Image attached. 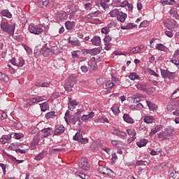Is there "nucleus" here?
I'll return each mask as SVG.
<instances>
[{"mask_svg":"<svg viewBox=\"0 0 179 179\" xmlns=\"http://www.w3.org/2000/svg\"><path fill=\"white\" fill-rule=\"evenodd\" d=\"M0 27L3 31H5L9 36H13L15 33V25H12L8 22L2 21Z\"/></svg>","mask_w":179,"mask_h":179,"instance_id":"nucleus-1","label":"nucleus"},{"mask_svg":"<svg viewBox=\"0 0 179 179\" xmlns=\"http://www.w3.org/2000/svg\"><path fill=\"white\" fill-rule=\"evenodd\" d=\"M76 83V78H75V76H70L64 84L65 90H66L67 92H72V87L75 86Z\"/></svg>","mask_w":179,"mask_h":179,"instance_id":"nucleus-2","label":"nucleus"},{"mask_svg":"<svg viewBox=\"0 0 179 179\" xmlns=\"http://www.w3.org/2000/svg\"><path fill=\"white\" fill-rule=\"evenodd\" d=\"M82 110H78L73 115V125H82Z\"/></svg>","mask_w":179,"mask_h":179,"instance_id":"nucleus-3","label":"nucleus"},{"mask_svg":"<svg viewBox=\"0 0 179 179\" xmlns=\"http://www.w3.org/2000/svg\"><path fill=\"white\" fill-rule=\"evenodd\" d=\"M78 167L81 170H85L87 171L90 169V164H89V161L86 158H82L78 163Z\"/></svg>","mask_w":179,"mask_h":179,"instance_id":"nucleus-4","label":"nucleus"},{"mask_svg":"<svg viewBox=\"0 0 179 179\" xmlns=\"http://www.w3.org/2000/svg\"><path fill=\"white\" fill-rule=\"evenodd\" d=\"M29 31L32 34H36V35L40 34V33H43V29L37 27V25H35L33 23L29 25Z\"/></svg>","mask_w":179,"mask_h":179,"instance_id":"nucleus-5","label":"nucleus"},{"mask_svg":"<svg viewBox=\"0 0 179 179\" xmlns=\"http://www.w3.org/2000/svg\"><path fill=\"white\" fill-rule=\"evenodd\" d=\"M73 141H76L77 142H80V143H87L89 142V139L86 138H83L82 133H76L75 136L73 137Z\"/></svg>","mask_w":179,"mask_h":179,"instance_id":"nucleus-6","label":"nucleus"},{"mask_svg":"<svg viewBox=\"0 0 179 179\" xmlns=\"http://www.w3.org/2000/svg\"><path fill=\"white\" fill-rule=\"evenodd\" d=\"M157 135L159 139H167V138H170V136H173V132H171V130L166 129L165 131L157 134Z\"/></svg>","mask_w":179,"mask_h":179,"instance_id":"nucleus-7","label":"nucleus"},{"mask_svg":"<svg viewBox=\"0 0 179 179\" xmlns=\"http://www.w3.org/2000/svg\"><path fill=\"white\" fill-rule=\"evenodd\" d=\"M10 61L12 65H14L15 66L22 68V66L24 65V59H23V58L22 57H20L18 59L13 58Z\"/></svg>","mask_w":179,"mask_h":179,"instance_id":"nucleus-8","label":"nucleus"},{"mask_svg":"<svg viewBox=\"0 0 179 179\" xmlns=\"http://www.w3.org/2000/svg\"><path fill=\"white\" fill-rule=\"evenodd\" d=\"M99 173H101V174H106V176H114V172L111 171V169L103 166L100 165L98 168ZM113 173V174H111Z\"/></svg>","mask_w":179,"mask_h":179,"instance_id":"nucleus-9","label":"nucleus"},{"mask_svg":"<svg viewBox=\"0 0 179 179\" xmlns=\"http://www.w3.org/2000/svg\"><path fill=\"white\" fill-rule=\"evenodd\" d=\"M176 24H177V21L174 20H171L164 22L165 27H166V29H169V30H173V29H175Z\"/></svg>","mask_w":179,"mask_h":179,"instance_id":"nucleus-10","label":"nucleus"},{"mask_svg":"<svg viewBox=\"0 0 179 179\" xmlns=\"http://www.w3.org/2000/svg\"><path fill=\"white\" fill-rule=\"evenodd\" d=\"M172 64H174L178 68H179V50H176L172 59L171 60Z\"/></svg>","mask_w":179,"mask_h":179,"instance_id":"nucleus-11","label":"nucleus"},{"mask_svg":"<svg viewBox=\"0 0 179 179\" xmlns=\"http://www.w3.org/2000/svg\"><path fill=\"white\" fill-rule=\"evenodd\" d=\"M65 132V127L62 124H57L55 127V135L59 136L61 135V134H64Z\"/></svg>","mask_w":179,"mask_h":179,"instance_id":"nucleus-12","label":"nucleus"},{"mask_svg":"<svg viewBox=\"0 0 179 179\" xmlns=\"http://www.w3.org/2000/svg\"><path fill=\"white\" fill-rule=\"evenodd\" d=\"M41 55H43V57H48L50 55H52L51 53V49L47 47V43L41 48Z\"/></svg>","mask_w":179,"mask_h":179,"instance_id":"nucleus-13","label":"nucleus"},{"mask_svg":"<svg viewBox=\"0 0 179 179\" xmlns=\"http://www.w3.org/2000/svg\"><path fill=\"white\" fill-rule=\"evenodd\" d=\"M86 54H90V55H97L98 54H100L101 52V50L99 49V48H95L93 49H87L85 50Z\"/></svg>","mask_w":179,"mask_h":179,"instance_id":"nucleus-14","label":"nucleus"},{"mask_svg":"<svg viewBox=\"0 0 179 179\" xmlns=\"http://www.w3.org/2000/svg\"><path fill=\"white\" fill-rule=\"evenodd\" d=\"M40 142V137L38 136H35L33 138L32 142L31 143V148L32 150H35V149H37V145H38V143Z\"/></svg>","mask_w":179,"mask_h":179,"instance_id":"nucleus-15","label":"nucleus"},{"mask_svg":"<svg viewBox=\"0 0 179 179\" xmlns=\"http://www.w3.org/2000/svg\"><path fill=\"white\" fill-rule=\"evenodd\" d=\"M127 17H128V15H127V13H123L122 11H120V13H119V15H117V17H116V18H117V22L124 23L125 22Z\"/></svg>","mask_w":179,"mask_h":179,"instance_id":"nucleus-16","label":"nucleus"},{"mask_svg":"<svg viewBox=\"0 0 179 179\" xmlns=\"http://www.w3.org/2000/svg\"><path fill=\"white\" fill-rule=\"evenodd\" d=\"M113 135L119 136L120 138H127V133L120 131L118 129H113L112 132Z\"/></svg>","mask_w":179,"mask_h":179,"instance_id":"nucleus-17","label":"nucleus"},{"mask_svg":"<svg viewBox=\"0 0 179 179\" xmlns=\"http://www.w3.org/2000/svg\"><path fill=\"white\" fill-rule=\"evenodd\" d=\"M66 124H73V115L69 114V110H66L64 116Z\"/></svg>","mask_w":179,"mask_h":179,"instance_id":"nucleus-18","label":"nucleus"},{"mask_svg":"<svg viewBox=\"0 0 179 179\" xmlns=\"http://www.w3.org/2000/svg\"><path fill=\"white\" fill-rule=\"evenodd\" d=\"M92 45H96L99 47L101 44V38L99 36H95L91 40Z\"/></svg>","mask_w":179,"mask_h":179,"instance_id":"nucleus-19","label":"nucleus"},{"mask_svg":"<svg viewBox=\"0 0 179 179\" xmlns=\"http://www.w3.org/2000/svg\"><path fill=\"white\" fill-rule=\"evenodd\" d=\"M41 131L43 134V138H47L48 136H50L51 134H52V128L51 127L45 128Z\"/></svg>","mask_w":179,"mask_h":179,"instance_id":"nucleus-20","label":"nucleus"},{"mask_svg":"<svg viewBox=\"0 0 179 179\" xmlns=\"http://www.w3.org/2000/svg\"><path fill=\"white\" fill-rule=\"evenodd\" d=\"M94 117V112H89L87 115H83L81 117V121H89L91 118H93Z\"/></svg>","mask_w":179,"mask_h":179,"instance_id":"nucleus-21","label":"nucleus"},{"mask_svg":"<svg viewBox=\"0 0 179 179\" xmlns=\"http://www.w3.org/2000/svg\"><path fill=\"white\" fill-rule=\"evenodd\" d=\"M163 128V125L158 124L155 126L154 129H152L150 133V136H153L157 132H159V131H162V129Z\"/></svg>","mask_w":179,"mask_h":179,"instance_id":"nucleus-22","label":"nucleus"},{"mask_svg":"<svg viewBox=\"0 0 179 179\" xmlns=\"http://www.w3.org/2000/svg\"><path fill=\"white\" fill-rule=\"evenodd\" d=\"M123 120L125 121V122H127V124H134L135 121L132 117H129V115L125 113L123 115Z\"/></svg>","mask_w":179,"mask_h":179,"instance_id":"nucleus-23","label":"nucleus"},{"mask_svg":"<svg viewBox=\"0 0 179 179\" xmlns=\"http://www.w3.org/2000/svg\"><path fill=\"white\" fill-rule=\"evenodd\" d=\"M65 27L66 30H73L75 29V22L66 21Z\"/></svg>","mask_w":179,"mask_h":179,"instance_id":"nucleus-24","label":"nucleus"},{"mask_svg":"<svg viewBox=\"0 0 179 179\" xmlns=\"http://www.w3.org/2000/svg\"><path fill=\"white\" fill-rule=\"evenodd\" d=\"M69 44H71V45H74L75 47H80L81 45L80 41H79V40H71V37L69 38Z\"/></svg>","mask_w":179,"mask_h":179,"instance_id":"nucleus-25","label":"nucleus"},{"mask_svg":"<svg viewBox=\"0 0 179 179\" xmlns=\"http://www.w3.org/2000/svg\"><path fill=\"white\" fill-rule=\"evenodd\" d=\"M169 13L172 17H174L176 20H179V15L176 8L171 9Z\"/></svg>","mask_w":179,"mask_h":179,"instance_id":"nucleus-26","label":"nucleus"},{"mask_svg":"<svg viewBox=\"0 0 179 179\" xmlns=\"http://www.w3.org/2000/svg\"><path fill=\"white\" fill-rule=\"evenodd\" d=\"M176 108V102H173V101H170L166 106V110L168 111H174Z\"/></svg>","mask_w":179,"mask_h":179,"instance_id":"nucleus-27","label":"nucleus"},{"mask_svg":"<svg viewBox=\"0 0 179 179\" xmlns=\"http://www.w3.org/2000/svg\"><path fill=\"white\" fill-rule=\"evenodd\" d=\"M56 17L59 19V20H65V19H66V13L60 11L57 13Z\"/></svg>","mask_w":179,"mask_h":179,"instance_id":"nucleus-28","label":"nucleus"},{"mask_svg":"<svg viewBox=\"0 0 179 179\" xmlns=\"http://www.w3.org/2000/svg\"><path fill=\"white\" fill-rule=\"evenodd\" d=\"M136 27V24L134 23H128L126 26H122V30H131V29H134Z\"/></svg>","mask_w":179,"mask_h":179,"instance_id":"nucleus-29","label":"nucleus"},{"mask_svg":"<svg viewBox=\"0 0 179 179\" xmlns=\"http://www.w3.org/2000/svg\"><path fill=\"white\" fill-rule=\"evenodd\" d=\"M113 24H114V23L111 22L107 27H104L103 28H102L101 33L103 34H108V33H110V29L111 26H113Z\"/></svg>","mask_w":179,"mask_h":179,"instance_id":"nucleus-30","label":"nucleus"},{"mask_svg":"<svg viewBox=\"0 0 179 179\" xmlns=\"http://www.w3.org/2000/svg\"><path fill=\"white\" fill-rule=\"evenodd\" d=\"M128 5V1H116V6L117 8H125Z\"/></svg>","mask_w":179,"mask_h":179,"instance_id":"nucleus-31","label":"nucleus"},{"mask_svg":"<svg viewBox=\"0 0 179 179\" xmlns=\"http://www.w3.org/2000/svg\"><path fill=\"white\" fill-rule=\"evenodd\" d=\"M142 97V95L141 94H135L131 96V99L133 100V103H139L141 101V98Z\"/></svg>","mask_w":179,"mask_h":179,"instance_id":"nucleus-32","label":"nucleus"},{"mask_svg":"<svg viewBox=\"0 0 179 179\" xmlns=\"http://www.w3.org/2000/svg\"><path fill=\"white\" fill-rule=\"evenodd\" d=\"M130 110H142L143 108V105L141 103H137L136 105H131L129 106Z\"/></svg>","mask_w":179,"mask_h":179,"instance_id":"nucleus-33","label":"nucleus"},{"mask_svg":"<svg viewBox=\"0 0 179 179\" xmlns=\"http://www.w3.org/2000/svg\"><path fill=\"white\" fill-rule=\"evenodd\" d=\"M58 115V112L52 111L49 112L45 115V118L47 120H50V118H55Z\"/></svg>","mask_w":179,"mask_h":179,"instance_id":"nucleus-34","label":"nucleus"},{"mask_svg":"<svg viewBox=\"0 0 179 179\" xmlns=\"http://www.w3.org/2000/svg\"><path fill=\"white\" fill-rule=\"evenodd\" d=\"M121 11L120 10L115 8L114 10H112L110 13L109 15L110 17H117L118 15L120 13Z\"/></svg>","mask_w":179,"mask_h":179,"instance_id":"nucleus-35","label":"nucleus"},{"mask_svg":"<svg viewBox=\"0 0 179 179\" xmlns=\"http://www.w3.org/2000/svg\"><path fill=\"white\" fill-rule=\"evenodd\" d=\"M148 139H141L139 141H137L136 145L138 148H143V146H146L148 145Z\"/></svg>","mask_w":179,"mask_h":179,"instance_id":"nucleus-36","label":"nucleus"},{"mask_svg":"<svg viewBox=\"0 0 179 179\" xmlns=\"http://www.w3.org/2000/svg\"><path fill=\"white\" fill-rule=\"evenodd\" d=\"M40 107H41V111H43V113H45V111H47V110L50 109V106L48 105V103H47V102L40 103Z\"/></svg>","mask_w":179,"mask_h":179,"instance_id":"nucleus-37","label":"nucleus"},{"mask_svg":"<svg viewBox=\"0 0 179 179\" xmlns=\"http://www.w3.org/2000/svg\"><path fill=\"white\" fill-rule=\"evenodd\" d=\"M127 132L128 135H130V136H132L131 141H135V136H136V131H135V129H129L127 130Z\"/></svg>","mask_w":179,"mask_h":179,"instance_id":"nucleus-38","label":"nucleus"},{"mask_svg":"<svg viewBox=\"0 0 179 179\" xmlns=\"http://www.w3.org/2000/svg\"><path fill=\"white\" fill-rule=\"evenodd\" d=\"M79 104V102L76 101H69V110H74L75 107Z\"/></svg>","mask_w":179,"mask_h":179,"instance_id":"nucleus-39","label":"nucleus"},{"mask_svg":"<svg viewBox=\"0 0 179 179\" xmlns=\"http://www.w3.org/2000/svg\"><path fill=\"white\" fill-rule=\"evenodd\" d=\"M144 122H145V124H152L153 122V121H155V117H153V116H145L144 117Z\"/></svg>","mask_w":179,"mask_h":179,"instance_id":"nucleus-40","label":"nucleus"},{"mask_svg":"<svg viewBox=\"0 0 179 179\" xmlns=\"http://www.w3.org/2000/svg\"><path fill=\"white\" fill-rule=\"evenodd\" d=\"M1 15L4 16V17H8V19H10V17H12V13H10L8 10H3L1 12Z\"/></svg>","mask_w":179,"mask_h":179,"instance_id":"nucleus-41","label":"nucleus"},{"mask_svg":"<svg viewBox=\"0 0 179 179\" xmlns=\"http://www.w3.org/2000/svg\"><path fill=\"white\" fill-rule=\"evenodd\" d=\"M129 78L131 79V80H136V79H141V77H139V76L135 72L130 73Z\"/></svg>","mask_w":179,"mask_h":179,"instance_id":"nucleus-42","label":"nucleus"},{"mask_svg":"<svg viewBox=\"0 0 179 179\" xmlns=\"http://www.w3.org/2000/svg\"><path fill=\"white\" fill-rule=\"evenodd\" d=\"M99 15H101V12L100 10L92 11L90 14H88V17H97Z\"/></svg>","mask_w":179,"mask_h":179,"instance_id":"nucleus-43","label":"nucleus"},{"mask_svg":"<svg viewBox=\"0 0 179 179\" xmlns=\"http://www.w3.org/2000/svg\"><path fill=\"white\" fill-rule=\"evenodd\" d=\"M47 156V151H43L42 152L39 153L37 156L35 157V160H41L43 157Z\"/></svg>","mask_w":179,"mask_h":179,"instance_id":"nucleus-44","label":"nucleus"},{"mask_svg":"<svg viewBox=\"0 0 179 179\" xmlns=\"http://www.w3.org/2000/svg\"><path fill=\"white\" fill-rule=\"evenodd\" d=\"M136 87L138 90H142L143 92H145L146 90L145 83H138L136 85Z\"/></svg>","mask_w":179,"mask_h":179,"instance_id":"nucleus-45","label":"nucleus"},{"mask_svg":"<svg viewBox=\"0 0 179 179\" xmlns=\"http://www.w3.org/2000/svg\"><path fill=\"white\" fill-rule=\"evenodd\" d=\"M111 110L113 113V114H115V115H118L120 112V106H117V105H113L111 108Z\"/></svg>","mask_w":179,"mask_h":179,"instance_id":"nucleus-46","label":"nucleus"},{"mask_svg":"<svg viewBox=\"0 0 179 179\" xmlns=\"http://www.w3.org/2000/svg\"><path fill=\"white\" fill-rule=\"evenodd\" d=\"M161 3L162 5H174L176 1L174 0H161Z\"/></svg>","mask_w":179,"mask_h":179,"instance_id":"nucleus-47","label":"nucleus"},{"mask_svg":"<svg viewBox=\"0 0 179 179\" xmlns=\"http://www.w3.org/2000/svg\"><path fill=\"white\" fill-rule=\"evenodd\" d=\"M114 86H115V84H114V83H113L112 81H108L106 83V90H110L113 89V87H114Z\"/></svg>","mask_w":179,"mask_h":179,"instance_id":"nucleus-48","label":"nucleus"},{"mask_svg":"<svg viewBox=\"0 0 179 179\" xmlns=\"http://www.w3.org/2000/svg\"><path fill=\"white\" fill-rule=\"evenodd\" d=\"M108 2H110V0H101L100 5L103 9H106V8H108Z\"/></svg>","mask_w":179,"mask_h":179,"instance_id":"nucleus-49","label":"nucleus"},{"mask_svg":"<svg viewBox=\"0 0 179 179\" xmlns=\"http://www.w3.org/2000/svg\"><path fill=\"white\" fill-rule=\"evenodd\" d=\"M0 80H3V82H9V77L0 72Z\"/></svg>","mask_w":179,"mask_h":179,"instance_id":"nucleus-50","label":"nucleus"},{"mask_svg":"<svg viewBox=\"0 0 179 179\" xmlns=\"http://www.w3.org/2000/svg\"><path fill=\"white\" fill-rule=\"evenodd\" d=\"M76 177H80V178H82V179H90V177L89 176V175H87V174H85V173H76Z\"/></svg>","mask_w":179,"mask_h":179,"instance_id":"nucleus-51","label":"nucleus"},{"mask_svg":"<svg viewBox=\"0 0 179 179\" xmlns=\"http://www.w3.org/2000/svg\"><path fill=\"white\" fill-rule=\"evenodd\" d=\"M155 48H156V50H158L159 51H166V46H164L162 43L157 44Z\"/></svg>","mask_w":179,"mask_h":179,"instance_id":"nucleus-52","label":"nucleus"},{"mask_svg":"<svg viewBox=\"0 0 179 179\" xmlns=\"http://www.w3.org/2000/svg\"><path fill=\"white\" fill-rule=\"evenodd\" d=\"M179 97V87L177 88L174 92L171 95V99H173V100L176 99H178Z\"/></svg>","mask_w":179,"mask_h":179,"instance_id":"nucleus-53","label":"nucleus"},{"mask_svg":"<svg viewBox=\"0 0 179 179\" xmlns=\"http://www.w3.org/2000/svg\"><path fill=\"white\" fill-rule=\"evenodd\" d=\"M140 52L139 46H136L130 50L129 54H139Z\"/></svg>","mask_w":179,"mask_h":179,"instance_id":"nucleus-54","label":"nucleus"},{"mask_svg":"<svg viewBox=\"0 0 179 179\" xmlns=\"http://www.w3.org/2000/svg\"><path fill=\"white\" fill-rule=\"evenodd\" d=\"M50 52L51 54H55V52H59V49L58 48V46L55 45V46H52L50 48Z\"/></svg>","mask_w":179,"mask_h":179,"instance_id":"nucleus-55","label":"nucleus"},{"mask_svg":"<svg viewBox=\"0 0 179 179\" xmlns=\"http://www.w3.org/2000/svg\"><path fill=\"white\" fill-rule=\"evenodd\" d=\"M146 104L149 108V110H150L151 111H153V110H155V104L152 103L150 101H146Z\"/></svg>","mask_w":179,"mask_h":179,"instance_id":"nucleus-56","label":"nucleus"},{"mask_svg":"<svg viewBox=\"0 0 179 179\" xmlns=\"http://www.w3.org/2000/svg\"><path fill=\"white\" fill-rule=\"evenodd\" d=\"M85 9L86 10H92L93 9V5L90 3H87L85 4Z\"/></svg>","mask_w":179,"mask_h":179,"instance_id":"nucleus-57","label":"nucleus"},{"mask_svg":"<svg viewBox=\"0 0 179 179\" xmlns=\"http://www.w3.org/2000/svg\"><path fill=\"white\" fill-rule=\"evenodd\" d=\"M31 102L30 101V99H28L25 101V103L24 104V108H27L30 106H31Z\"/></svg>","mask_w":179,"mask_h":179,"instance_id":"nucleus-58","label":"nucleus"},{"mask_svg":"<svg viewBox=\"0 0 179 179\" xmlns=\"http://www.w3.org/2000/svg\"><path fill=\"white\" fill-rule=\"evenodd\" d=\"M166 78H168V79H174V78H176V73L169 71Z\"/></svg>","mask_w":179,"mask_h":179,"instance_id":"nucleus-59","label":"nucleus"},{"mask_svg":"<svg viewBox=\"0 0 179 179\" xmlns=\"http://www.w3.org/2000/svg\"><path fill=\"white\" fill-rule=\"evenodd\" d=\"M8 141H9V138H8L6 136L0 138V142L3 145H5V143H8Z\"/></svg>","mask_w":179,"mask_h":179,"instance_id":"nucleus-60","label":"nucleus"},{"mask_svg":"<svg viewBox=\"0 0 179 179\" xmlns=\"http://www.w3.org/2000/svg\"><path fill=\"white\" fill-rule=\"evenodd\" d=\"M169 70H161V75L162 78H167V76L169 75Z\"/></svg>","mask_w":179,"mask_h":179,"instance_id":"nucleus-61","label":"nucleus"},{"mask_svg":"<svg viewBox=\"0 0 179 179\" xmlns=\"http://www.w3.org/2000/svg\"><path fill=\"white\" fill-rule=\"evenodd\" d=\"M36 100L38 101V103H40L41 101H44V100H47V96H36Z\"/></svg>","mask_w":179,"mask_h":179,"instance_id":"nucleus-62","label":"nucleus"},{"mask_svg":"<svg viewBox=\"0 0 179 179\" xmlns=\"http://www.w3.org/2000/svg\"><path fill=\"white\" fill-rule=\"evenodd\" d=\"M14 138H15V139H21L22 138H23V134H22V133H15L14 134Z\"/></svg>","mask_w":179,"mask_h":179,"instance_id":"nucleus-63","label":"nucleus"},{"mask_svg":"<svg viewBox=\"0 0 179 179\" xmlns=\"http://www.w3.org/2000/svg\"><path fill=\"white\" fill-rule=\"evenodd\" d=\"M148 71L151 75H153L154 76H156V78H159V74H157V73L155 72V71L152 70V69H148Z\"/></svg>","mask_w":179,"mask_h":179,"instance_id":"nucleus-64","label":"nucleus"}]
</instances>
